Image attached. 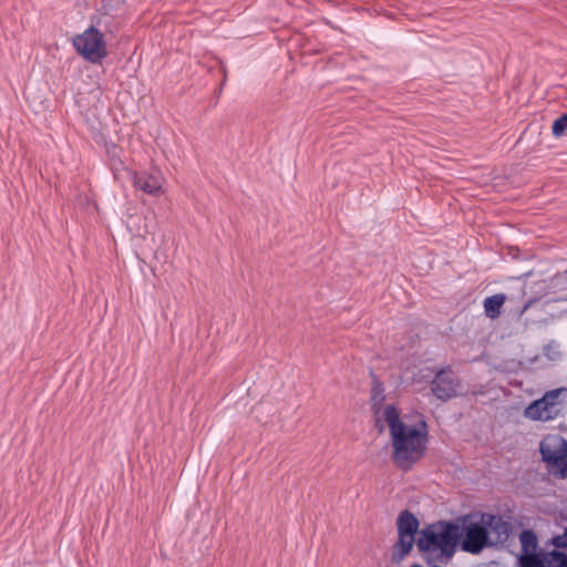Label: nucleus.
Segmentation results:
<instances>
[{"label":"nucleus","instance_id":"1","mask_svg":"<svg viewBox=\"0 0 567 567\" xmlns=\"http://www.w3.org/2000/svg\"><path fill=\"white\" fill-rule=\"evenodd\" d=\"M390 432L391 460L402 471H410L425 454L429 442L427 425L420 421L415 425L404 423L396 408L388 405L383 411Z\"/></svg>","mask_w":567,"mask_h":567},{"label":"nucleus","instance_id":"2","mask_svg":"<svg viewBox=\"0 0 567 567\" xmlns=\"http://www.w3.org/2000/svg\"><path fill=\"white\" fill-rule=\"evenodd\" d=\"M460 542L457 523L440 520L425 526L416 539V547L429 564H447Z\"/></svg>","mask_w":567,"mask_h":567},{"label":"nucleus","instance_id":"3","mask_svg":"<svg viewBox=\"0 0 567 567\" xmlns=\"http://www.w3.org/2000/svg\"><path fill=\"white\" fill-rule=\"evenodd\" d=\"M454 523H457L460 528V539L462 538V549L464 551L478 554L492 544L487 535V527L482 522V514L480 516L465 515L458 517Z\"/></svg>","mask_w":567,"mask_h":567},{"label":"nucleus","instance_id":"4","mask_svg":"<svg viewBox=\"0 0 567 567\" xmlns=\"http://www.w3.org/2000/svg\"><path fill=\"white\" fill-rule=\"evenodd\" d=\"M542 460L549 471L559 472L561 477H567V442L558 435H547L539 445Z\"/></svg>","mask_w":567,"mask_h":567},{"label":"nucleus","instance_id":"5","mask_svg":"<svg viewBox=\"0 0 567 567\" xmlns=\"http://www.w3.org/2000/svg\"><path fill=\"white\" fill-rule=\"evenodd\" d=\"M73 45L80 55L92 63H99L107 55L104 35L94 27L74 37Z\"/></svg>","mask_w":567,"mask_h":567},{"label":"nucleus","instance_id":"6","mask_svg":"<svg viewBox=\"0 0 567 567\" xmlns=\"http://www.w3.org/2000/svg\"><path fill=\"white\" fill-rule=\"evenodd\" d=\"M566 388L550 390L525 409V416L534 421H549L558 416L561 410L560 395Z\"/></svg>","mask_w":567,"mask_h":567},{"label":"nucleus","instance_id":"7","mask_svg":"<svg viewBox=\"0 0 567 567\" xmlns=\"http://www.w3.org/2000/svg\"><path fill=\"white\" fill-rule=\"evenodd\" d=\"M458 386V378L449 368L437 371L431 382L432 393L441 401L456 396Z\"/></svg>","mask_w":567,"mask_h":567},{"label":"nucleus","instance_id":"8","mask_svg":"<svg viewBox=\"0 0 567 567\" xmlns=\"http://www.w3.org/2000/svg\"><path fill=\"white\" fill-rule=\"evenodd\" d=\"M482 522L487 527V535L492 534L495 542H504L511 533V524L499 515L482 514Z\"/></svg>","mask_w":567,"mask_h":567},{"label":"nucleus","instance_id":"9","mask_svg":"<svg viewBox=\"0 0 567 567\" xmlns=\"http://www.w3.org/2000/svg\"><path fill=\"white\" fill-rule=\"evenodd\" d=\"M133 185L151 196H159L164 193L163 178L152 174H134Z\"/></svg>","mask_w":567,"mask_h":567},{"label":"nucleus","instance_id":"10","mask_svg":"<svg viewBox=\"0 0 567 567\" xmlns=\"http://www.w3.org/2000/svg\"><path fill=\"white\" fill-rule=\"evenodd\" d=\"M372 377V385H371V410L373 412V415L377 416V421L380 420V415L383 417V411L385 410V406H383V403L385 401V390L383 384L378 380L375 374H371Z\"/></svg>","mask_w":567,"mask_h":567},{"label":"nucleus","instance_id":"11","mask_svg":"<svg viewBox=\"0 0 567 567\" xmlns=\"http://www.w3.org/2000/svg\"><path fill=\"white\" fill-rule=\"evenodd\" d=\"M420 523L419 519L409 511L400 513L396 520L398 535L409 538H415Z\"/></svg>","mask_w":567,"mask_h":567},{"label":"nucleus","instance_id":"12","mask_svg":"<svg viewBox=\"0 0 567 567\" xmlns=\"http://www.w3.org/2000/svg\"><path fill=\"white\" fill-rule=\"evenodd\" d=\"M414 544L415 538L398 535V540L392 546L391 561L399 565L411 553Z\"/></svg>","mask_w":567,"mask_h":567},{"label":"nucleus","instance_id":"13","mask_svg":"<svg viewBox=\"0 0 567 567\" xmlns=\"http://www.w3.org/2000/svg\"><path fill=\"white\" fill-rule=\"evenodd\" d=\"M506 301L504 293H496L484 299L483 307L484 313L487 318L494 320L502 313V308Z\"/></svg>","mask_w":567,"mask_h":567},{"label":"nucleus","instance_id":"14","mask_svg":"<svg viewBox=\"0 0 567 567\" xmlns=\"http://www.w3.org/2000/svg\"><path fill=\"white\" fill-rule=\"evenodd\" d=\"M519 540H520L522 548L525 554H530L536 550L538 542H537V537L533 530H529V529L523 530L519 535Z\"/></svg>","mask_w":567,"mask_h":567},{"label":"nucleus","instance_id":"15","mask_svg":"<svg viewBox=\"0 0 567 567\" xmlns=\"http://www.w3.org/2000/svg\"><path fill=\"white\" fill-rule=\"evenodd\" d=\"M545 567H567V555L553 550L544 556Z\"/></svg>","mask_w":567,"mask_h":567},{"label":"nucleus","instance_id":"16","mask_svg":"<svg viewBox=\"0 0 567 567\" xmlns=\"http://www.w3.org/2000/svg\"><path fill=\"white\" fill-rule=\"evenodd\" d=\"M522 567H545L544 556L539 557L534 553L526 554L520 560Z\"/></svg>","mask_w":567,"mask_h":567},{"label":"nucleus","instance_id":"17","mask_svg":"<svg viewBox=\"0 0 567 567\" xmlns=\"http://www.w3.org/2000/svg\"><path fill=\"white\" fill-rule=\"evenodd\" d=\"M567 130V114H563L554 121L551 132L556 137L561 136Z\"/></svg>","mask_w":567,"mask_h":567},{"label":"nucleus","instance_id":"18","mask_svg":"<svg viewBox=\"0 0 567 567\" xmlns=\"http://www.w3.org/2000/svg\"><path fill=\"white\" fill-rule=\"evenodd\" d=\"M553 544L557 548H567V527L561 535H557L553 538Z\"/></svg>","mask_w":567,"mask_h":567},{"label":"nucleus","instance_id":"19","mask_svg":"<svg viewBox=\"0 0 567 567\" xmlns=\"http://www.w3.org/2000/svg\"><path fill=\"white\" fill-rule=\"evenodd\" d=\"M555 348L556 346L554 343H549L545 348L546 355L551 360H555L559 355V352L556 351Z\"/></svg>","mask_w":567,"mask_h":567},{"label":"nucleus","instance_id":"20","mask_svg":"<svg viewBox=\"0 0 567 567\" xmlns=\"http://www.w3.org/2000/svg\"><path fill=\"white\" fill-rule=\"evenodd\" d=\"M374 419H375L374 426L378 429L379 432H382L384 430V426H383V423H382V420L384 421V417H382L380 415V420L379 421H377V416H374Z\"/></svg>","mask_w":567,"mask_h":567},{"label":"nucleus","instance_id":"21","mask_svg":"<svg viewBox=\"0 0 567 567\" xmlns=\"http://www.w3.org/2000/svg\"><path fill=\"white\" fill-rule=\"evenodd\" d=\"M529 306H530V301L524 305V307H523V308L519 310V312H518V317H519V318H520V317L524 315V312L529 308Z\"/></svg>","mask_w":567,"mask_h":567},{"label":"nucleus","instance_id":"22","mask_svg":"<svg viewBox=\"0 0 567 567\" xmlns=\"http://www.w3.org/2000/svg\"><path fill=\"white\" fill-rule=\"evenodd\" d=\"M148 234V230H143L141 231L140 229L136 231V235L140 236V237H145V235Z\"/></svg>","mask_w":567,"mask_h":567},{"label":"nucleus","instance_id":"23","mask_svg":"<svg viewBox=\"0 0 567 567\" xmlns=\"http://www.w3.org/2000/svg\"><path fill=\"white\" fill-rule=\"evenodd\" d=\"M411 567H422V566H420V565H413V566H411Z\"/></svg>","mask_w":567,"mask_h":567}]
</instances>
